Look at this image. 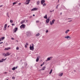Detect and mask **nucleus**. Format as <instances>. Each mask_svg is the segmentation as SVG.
<instances>
[{
    "instance_id": "obj_1",
    "label": "nucleus",
    "mask_w": 80,
    "mask_h": 80,
    "mask_svg": "<svg viewBox=\"0 0 80 80\" xmlns=\"http://www.w3.org/2000/svg\"><path fill=\"white\" fill-rule=\"evenodd\" d=\"M32 45H30L29 47L30 50H34V45L32 43Z\"/></svg>"
},
{
    "instance_id": "obj_2",
    "label": "nucleus",
    "mask_w": 80,
    "mask_h": 80,
    "mask_svg": "<svg viewBox=\"0 0 80 80\" xmlns=\"http://www.w3.org/2000/svg\"><path fill=\"white\" fill-rule=\"evenodd\" d=\"M31 32H28L26 33V35L27 36V37H30V35H31Z\"/></svg>"
},
{
    "instance_id": "obj_3",
    "label": "nucleus",
    "mask_w": 80,
    "mask_h": 80,
    "mask_svg": "<svg viewBox=\"0 0 80 80\" xmlns=\"http://www.w3.org/2000/svg\"><path fill=\"white\" fill-rule=\"evenodd\" d=\"M55 19H53L52 21H52H50V25H52V24H54V22H55Z\"/></svg>"
},
{
    "instance_id": "obj_4",
    "label": "nucleus",
    "mask_w": 80,
    "mask_h": 80,
    "mask_svg": "<svg viewBox=\"0 0 80 80\" xmlns=\"http://www.w3.org/2000/svg\"><path fill=\"white\" fill-rule=\"evenodd\" d=\"M25 25L22 24L20 26V28H25Z\"/></svg>"
},
{
    "instance_id": "obj_5",
    "label": "nucleus",
    "mask_w": 80,
    "mask_h": 80,
    "mask_svg": "<svg viewBox=\"0 0 80 80\" xmlns=\"http://www.w3.org/2000/svg\"><path fill=\"white\" fill-rule=\"evenodd\" d=\"M50 18V17H49L47 19H46V22L47 23H49V22H50V19H49Z\"/></svg>"
},
{
    "instance_id": "obj_6",
    "label": "nucleus",
    "mask_w": 80,
    "mask_h": 80,
    "mask_svg": "<svg viewBox=\"0 0 80 80\" xmlns=\"http://www.w3.org/2000/svg\"><path fill=\"white\" fill-rule=\"evenodd\" d=\"M45 2V0H42L41 1V3L42 5H43Z\"/></svg>"
},
{
    "instance_id": "obj_7",
    "label": "nucleus",
    "mask_w": 80,
    "mask_h": 80,
    "mask_svg": "<svg viewBox=\"0 0 80 80\" xmlns=\"http://www.w3.org/2000/svg\"><path fill=\"white\" fill-rule=\"evenodd\" d=\"M18 30V28H15L14 30V32L15 33V32H17V31Z\"/></svg>"
},
{
    "instance_id": "obj_8",
    "label": "nucleus",
    "mask_w": 80,
    "mask_h": 80,
    "mask_svg": "<svg viewBox=\"0 0 80 80\" xmlns=\"http://www.w3.org/2000/svg\"><path fill=\"white\" fill-rule=\"evenodd\" d=\"M30 0H27L26 1V5H28V4H29V3H30Z\"/></svg>"
},
{
    "instance_id": "obj_9",
    "label": "nucleus",
    "mask_w": 80,
    "mask_h": 80,
    "mask_svg": "<svg viewBox=\"0 0 80 80\" xmlns=\"http://www.w3.org/2000/svg\"><path fill=\"white\" fill-rule=\"evenodd\" d=\"M6 60V59H4L3 58H2L1 59V60H0V63H2L3 62H4V61H5Z\"/></svg>"
},
{
    "instance_id": "obj_10",
    "label": "nucleus",
    "mask_w": 80,
    "mask_h": 80,
    "mask_svg": "<svg viewBox=\"0 0 80 80\" xmlns=\"http://www.w3.org/2000/svg\"><path fill=\"white\" fill-rule=\"evenodd\" d=\"M53 58V57H50L48 58H47V60H48V61H49L50 60H52V58Z\"/></svg>"
},
{
    "instance_id": "obj_11",
    "label": "nucleus",
    "mask_w": 80,
    "mask_h": 80,
    "mask_svg": "<svg viewBox=\"0 0 80 80\" xmlns=\"http://www.w3.org/2000/svg\"><path fill=\"white\" fill-rule=\"evenodd\" d=\"M11 48H5L4 50H9V49H10Z\"/></svg>"
},
{
    "instance_id": "obj_12",
    "label": "nucleus",
    "mask_w": 80,
    "mask_h": 80,
    "mask_svg": "<svg viewBox=\"0 0 80 80\" xmlns=\"http://www.w3.org/2000/svg\"><path fill=\"white\" fill-rule=\"evenodd\" d=\"M7 56H9L10 55V53H9V52H7L6 53Z\"/></svg>"
},
{
    "instance_id": "obj_13",
    "label": "nucleus",
    "mask_w": 80,
    "mask_h": 80,
    "mask_svg": "<svg viewBox=\"0 0 80 80\" xmlns=\"http://www.w3.org/2000/svg\"><path fill=\"white\" fill-rule=\"evenodd\" d=\"M2 55H3V56H4V57H7V54L5 53H4L3 54H2Z\"/></svg>"
},
{
    "instance_id": "obj_14",
    "label": "nucleus",
    "mask_w": 80,
    "mask_h": 80,
    "mask_svg": "<svg viewBox=\"0 0 80 80\" xmlns=\"http://www.w3.org/2000/svg\"><path fill=\"white\" fill-rule=\"evenodd\" d=\"M44 18H45L46 19H47V15H45V16H44Z\"/></svg>"
},
{
    "instance_id": "obj_15",
    "label": "nucleus",
    "mask_w": 80,
    "mask_h": 80,
    "mask_svg": "<svg viewBox=\"0 0 80 80\" xmlns=\"http://www.w3.org/2000/svg\"><path fill=\"white\" fill-rule=\"evenodd\" d=\"M38 60H39V58H38V57H37V59L36 60V62H38Z\"/></svg>"
},
{
    "instance_id": "obj_16",
    "label": "nucleus",
    "mask_w": 80,
    "mask_h": 80,
    "mask_svg": "<svg viewBox=\"0 0 80 80\" xmlns=\"http://www.w3.org/2000/svg\"><path fill=\"white\" fill-rule=\"evenodd\" d=\"M25 20H22V22H21V24H23V23H24V22H25Z\"/></svg>"
},
{
    "instance_id": "obj_17",
    "label": "nucleus",
    "mask_w": 80,
    "mask_h": 80,
    "mask_svg": "<svg viewBox=\"0 0 80 80\" xmlns=\"http://www.w3.org/2000/svg\"><path fill=\"white\" fill-rule=\"evenodd\" d=\"M33 9H34V11L37 10H38V8H33Z\"/></svg>"
},
{
    "instance_id": "obj_18",
    "label": "nucleus",
    "mask_w": 80,
    "mask_h": 80,
    "mask_svg": "<svg viewBox=\"0 0 80 80\" xmlns=\"http://www.w3.org/2000/svg\"><path fill=\"white\" fill-rule=\"evenodd\" d=\"M69 31H70V30H66L65 32V33H68V32H69Z\"/></svg>"
},
{
    "instance_id": "obj_19",
    "label": "nucleus",
    "mask_w": 80,
    "mask_h": 80,
    "mask_svg": "<svg viewBox=\"0 0 80 80\" xmlns=\"http://www.w3.org/2000/svg\"><path fill=\"white\" fill-rule=\"evenodd\" d=\"M63 73H62L60 74L59 75L60 76V77H62V75H63Z\"/></svg>"
},
{
    "instance_id": "obj_20",
    "label": "nucleus",
    "mask_w": 80,
    "mask_h": 80,
    "mask_svg": "<svg viewBox=\"0 0 80 80\" xmlns=\"http://www.w3.org/2000/svg\"><path fill=\"white\" fill-rule=\"evenodd\" d=\"M39 35H40V34H39V33H38V34H37L36 35V37H38V36H39Z\"/></svg>"
},
{
    "instance_id": "obj_21",
    "label": "nucleus",
    "mask_w": 80,
    "mask_h": 80,
    "mask_svg": "<svg viewBox=\"0 0 80 80\" xmlns=\"http://www.w3.org/2000/svg\"><path fill=\"white\" fill-rule=\"evenodd\" d=\"M45 69V67L44 66L43 68H42L41 69V70H44Z\"/></svg>"
},
{
    "instance_id": "obj_22",
    "label": "nucleus",
    "mask_w": 80,
    "mask_h": 80,
    "mask_svg": "<svg viewBox=\"0 0 80 80\" xmlns=\"http://www.w3.org/2000/svg\"><path fill=\"white\" fill-rule=\"evenodd\" d=\"M46 5H47V4H46V3H44L43 4V7H45V6H46Z\"/></svg>"
},
{
    "instance_id": "obj_23",
    "label": "nucleus",
    "mask_w": 80,
    "mask_h": 80,
    "mask_svg": "<svg viewBox=\"0 0 80 80\" xmlns=\"http://www.w3.org/2000/svg\"><path fill=\"white\" fill-rule=\"evenodd\" d=\"M7 24H6L4 25V28H7Z\"/></svg>"
},
{
    "instance_id": "obj_24",
    "label": "nucleus",
    "mask_w": 80,
    "mask_h": 80,
    "mask_svg": "<svg viewBox=\"0 0 80 80\" xmlns=\"http://www.w3.org/2000/svg\"><path fill=\"white\" fill-rule=\"evenodd\" d=\"M39 4H40V2H39V1H38L37 2V5H39Z\"/></svg>"
},
{
    "instance_id": "obj_25",
    "label": "nucleus",
    "mask_w": 80,
    "mask_h": 80,
    "mask_svg": "<svg viewBox=\"0 0 80 80\" xmlns=\"http://www.w3.org/2000/svg\"><path fill=\"white\" fill-rule=\"evenodd\" d=\"M15 67H14L12 69V70H15Z\"/></svg>"
},
{
    "instance_id": "obj_26",
    "label": "nucleus",
    "mask_w": 80,
    "mask_h": 80,
    "mask_svg": "<svg viewBox=\"0 0 80 80\" xmlns=\"http://www.w3.org/2000/svg\"><path fill=\"white\" fill-rule=\"evenodd\" d=\"M68 37H69V36H67L66 37H65L64 38H67V39H68Z\"/></svg>"
},
{
    "instance_id": "obj_27",
    "label": "nucleus",
    "mask_w": 80,
    "mask_h": 80,
    "mask_svg": "<svg viewBox=\"0 0 80 80\" xmlns=\"http://www.w3.org/2000/svg\"><path fill=\"white\" fill-rule=\"evenodd\" d=\"M5 39V37H2L1 38V40H3Z\"/></svg>"
},
{
    "instance_id": "obj_28",
    "label": "nucleus",
    "mask_w": 80,
    "mask_h": 80,
    "mask_svg": "<svg viewBox=\"0 0 80 80\" xmlns=\"http://www.w3.org/2000/svg\"><path fill=\"white\" fill-rule=\"evenodd\" d=\"M52 69H51L50 72H49V74H51L52 73Z\"/></svg>"
},
{
    "instance_id": "obj_29",
    "label": "nucleus",
    "mask_w": 80,
    "mask_h": 80,
    "mask_svg": "<svg viewBox=\"0 0 80 80\" xmlns=\"http://www.w3.org/2000/svg\"><path fill=\"white\" fill-rule=\"evenodd\" d=\"M43 65H44V62H43V63H42V64L41 65V67H42V66H43Z\"/></svg>"
},
{
    "instance_id": "obj_30",
    "label": "nucleus",
    "mask_w": 80,
    "mask_h": 80,
    "mask_svg": "<svg viewBox=\"0 0 80 80\" xmlns=\"http://www.w3.org/2000/svg\"><path fill=\"white\" fill-rule=\"evenodd\" d=\"M12 79H13V80L15 79V77H12Z\"/></svg>"
},
{
    "instance_id": "obj_31",
    "label": "nucleus",
    "mask_w": 80,
    "mask_h": 80,
    "mask_svg": "<svg viewBox=\"0 0 80 80\" xmlns=\"http://www.w3.org/2000/svg\"><path fill=\"white\" fill-rule=\"evenodd\" d=\"M8 13H9L8 12H7V16H8V17H9V16H8Z\"/></svg>"
},
{
    "instance_id": "obj_32",
    "label": "nucleus",
    "mask_w": 80,
    "mask_h": 80,
    "mask_svg": "<svg viewBox=\"0 0 80 80\" xmlns=\"http://www.w3.org/2000/svg\"><path fill=\"white\" fill-rule=\"evenodd\" d=\"M10 23H13V20H10Z\"/></svg>"
},
{
    "instance_id": "obj_33",
    "label": "nucleus",
    "mask_w": 80,
    "mask_h": 80,
    "mask_svg": "<svg viewBox=\"0 0 80 80\" xmlns=\"http://www.w3.org/2000/svg\"><path fill=\"white\" fill-rule=\"evenodd\" d=\"M16 3H17V2H13V5H15V4H16Z\"/></svg>"
},
{
    "instance_id": "obj_34",
    "label": "nucleus",
    "mask_w": 80,
    "mask_h": 80,
    "mask_svg": "<svg viewBox=\"0 0 80 80\" xmlns=\"http://www.w3.org/2000/svg\"><path fill=\"white\" fill-rule=\"evenodd\" d=\"M6 29H7V28H4L3 29V30H6Z\"/></svg>"
},
{
    "instance_id": "obj_35",
    "label": "nucleus",
    "mask_w": 80,
    "mask_h": 80,
    "mask_svg": "<svg viewBox=\"0 0 80 80\" xmlns=\"http://www.w3.org/2000/svg\"><path fill=\"white\" fill-rule=\"evenodd\" d=\"M48 30H46V33H48Z\"/></svg>"
},
{
    "instance_id": "obj_36",
    "label": "nucleus",
    "mask_w": 80,
    "mask_h": 80,
    "mask_svg": "<svg viewBox=\"0 0 80 80\" xmlns=\"http://www.w3.org/2000/svg\"><path fill=\"white\" fill-rule=\"evenodd\" d=\"M25 65L26 66V67H27V63H25Z\"/></svg>"
},
{
    "instance_id": "obj_37",
    "label": "nucleus",
    "mask_w": 80,
    "mask_h": 80,
    "mask_svg": "<svg viewBox=\"0 0 80 80\" xmlns=\"http://www.w3.org/2000/svg\"><path fill=\"white\" fill-rule=\"evenodd\" d=\"M16 50H19V48L18 47H17L16 48Z\"/></svg>"
},
{
    "instance_id": "obj_38",
    "label": "nucleus",
    "mask_w": 80,
    "mask_h": 80,
    "mask_svg": "<svg viewBox=\"0 0 80 80\" xmlns=\"http://www.w3.org/2000/svg\"><path fill=\"white\" fill-rule=\"evenodd\" d=\"M25 48H27V46L26 45H25Z\"/></svg>"
},
{
    "instance_id": "obj_39",
    "label": "nucleus",
    "mask_w": 80,
    "mask_h": 80,
    "mask_svg": "<svg viewBox=\"0 0 80 80\" xmlns=\"http://www.w3.org/2000/svg\"><path fill=\"white\" fill-rule=\"evenodd\" d=\"M31 11H34V9L33 8L32 9H31Z\"/></svg>"
},
{
    "instance_id": "obj_40",
    "label": "nucleus",
    "mask_w": 80,
    "mask_h": 80,
    "mask_svg": "<svg viewBox=\"0 0 80 80\" xmlns=\"http://www.w3.org/2000/svg\"><path fill=\"white\" fill-rule=\"evenodd\" d=\"M3 5H1V6H0V8L1 7H3Z\"/></svg>"
},
{
    "instance_id": "obj_41",
    "label": "nucleus",
    "mask_w": 80,
    "mask_h": 80,
    "mask_svg": "<svg viewBox=\"0 0 80 80\" xmlns=\"http://www.w3.org/2000/svg\"><path fill=\"white\" fill-rule=\"evenodd\" d=\"M37 23H39V21H36Z\"/></svg>"
},
{
    "instance_id": "obj_42",
    "label": "nucleus",
    "mask_w": 80,
    "mask_h": 80,
    "mask_svg": "<svg viewBox=\"0 0 80 80\" xmlns=\"http://www.w3.org/2000/svg\"><path fill=\"white\" fill-rule=\"evenodd\" d=\"M68 38H69L70 39H71V38L69 36Z\"/></svg>"
},
{
    "instance_id": "obj_43",
    "label": "nucleus",
    "mask_w": 80,
    "mask_h": 80,
    "mask_svg": "<svg viewBox=\"0 0 80 80\" xmlns=\"http://www.w3.org/2000/svg\"><path fill=\"white\" fill-rule=\"evenodd\" d=\"M12 26H14V25H15V24L12 23Z\"/></svg>"
},
{
    "instance_id": "obj_44",
    "label": "nucleus",
    "mask_w": 80,
    "mask_h": 80,
    "mask_svg": "<svg viewBox=\"0 0 80 80\" xmlns=\"http://www.w3.org/2000/svg\"><path fill=\"white\" fill-rule=\"evenodd\" d=\"M72 20H70V21H68V22H72Z\"/></svg>"
},
{
    "instance_id": "obj_45",
    "label": "nucleus",
    "mask_w": 80,
    "mask_h": 80,
    "mask_svg": "<svg viewBox=\"0 0 80 80\" xmlns=\"http://www.w3.org/2000/svg\"><path fill=\"white\" fill-rule=\"evenodd\" d=\"M26 45H28V43H26Z\"/></svg>"
},
{
    "instance_id": "obj_46",
    "label": "nucleus",
    "mask_w": 80,
    "mask_h": 80,
    "mask_svg": "<svg viewBox=\"0 0 80 80\" xmlns=\"http://www.w3.org/2000/svg\"><path fill=\"white\" fill-rule=\"evenodd\" d=\"M3 43V42H0V44H2V43Z\"/></svg>"
},
{
    "instance_id": "obj_47",
    "label": "nucleus",
    "mask_w": 80,
    "mask_h": 80,
    "mask_svg": "<svg viewBox=\"0 0 80 80\" xmlns=\"http://www.w3.org/2000/svg\"><path fill=\"white\" fill-rule=\"evenodd\" d=\"M11 39H12V40H14V38H12Z\"/></svg>"
},
{
    "instance_id": "obj_48",
    "label": "nucleus",
    "mask_w": 80,
    "mask_h": 80,
    "mask_svg": "<svg viewBox=\"0 0 80 80\" xmlns=\"http://www.w3.org/2000/svg\"><path fill=\"white\" fill-rule=\"evenodd\" d=\"M18 5H21V3H19L18 4Z\"/></svg>"
},
{
    "instance_id": "obj_49",
    "label": "nucleus",
    "mask_w": 80,
    "mask_h": 80,
    "mask_svg": "<svg viewBox=\"0 0 80 80\" xmlns=\"http://www.w3.org/2000/svg\"><path fill=\"white\" fill-rule=\"evenodd\" d=\"M18 68V66H17L16 68H15V69H17V68Z\"/></svg>"
},
{
    "instance_id": "obj_50",
    "label": "nucleus",
    "mask_w": 80,
    "mask_h": 80,
    "mask_svg": "<svg viewBox=\"0 0 80 80\" xmlns=\"http://www.w3.org/2000/svg\"><path fill=\"white\" fill-rule=\"evenodd\" d=\"M4 73H5V74H6L7 73V72H4Z\"/></svg>"
},
{
    "instance_id": "obj_51",
    "label": "nucleus",
    "mask_w": 80,
    "mask_h": 80,
    "mask_svg": "<svg viewBox=\"0 0 80 80\" xmlns=\"http://www.w3.org/2000/svg\"><path fill=\"white\" fill-rule=\"evenodd\" d=\"M68 19L69 20V19H72V18H68Z\"/></svg>"
},
{
    "instance_id": "obj_52",
    "label": "nucleus",
    "mask_w": 80,
    "mask_h": 80,
    "mask_svg": "<svg viewBox=\"0 0 80 80\" xmlns=\"http://www.w3.org/2000/svg\"><path fill=\"white\" fill-rule=\"evenodd\" d=\"M2 41V39H1V38H0V42H1Z\"/></svg>"
},
{
    "instance_id": "obj_53",
    "label": "nucleus",
    "mask_w": 80,
    "mask_h": 80,
    "mask_svg": "<svg viewBox=\"0 0 80 80\" xmlns=\"http://www.w3.org/2000/svg\"><path fill=\"white\" fill-rule=\"evenodd\" d=\"M62 12H61L60 15H62Z\"/></svg>"
},
{
    "instance_id": "obj_54",
    "label": "nucleus",
    "mask_w": 80,
    "mask_h": 80,
    "mask_svg": "<svg viewBox=\"0 0 80 80\" xmlns=\"http://www.w3.org/2000/svg\"><path fill=\"white\" fill-rule=\"evenodd\" d=\"M41 70H42V69H39V71H40Z\"/></svg>"
},
{
    "instance_id": "obj_55",
    "label": "nucleus",
    "mask_w": 80,
    "mask_h": 80,
    "mask_svg": "<svg viewBox=\"0 0 80 80\" xmlns=\"http://www.w3.org/2000/svg\"><path fill=\"white\" fill-rule=\"evenodd\" d=\"M74 72H76V71L75 70H74Z\"/></svg>"
},
{
    "instance_id": "obj_56",
    "label": "nucleus",
    "mask_w": 80,
    "mask_h": 80,
    "mask_svg": "<svg viewBox=\"0 0 80 80\" xmlns=\"http://www.w3.org/2000/svg\"><path fill=\"white\" fill-rule=\"evenodd\" d=\"M33 17H35V14H33Z\"/></svg>"
},
{
    "instance_id": "obj_57",
    "label": "nucleus",
    "mask_w": 80,
    "mask_h": 80,
    "mask_svg": "<svg viewBox=\"0 0 80 80\" xmlns=\"http://www.w3.org/2000/svg\"><path fill=\"white\" fill-rule=\"evenodd\" d=\"M58 5H57V7H56V8H57L58 7Z\"/></svg>"
},
{
    "instance_id": "obj_58",
    "label": "nucleus",
    "mask_w": 80,
    "mask_h": 80,
    "mask_svg": "<svg viewBox=\"0 0 80 80\" xmlns=\"http://www.w3.org/2000/svg\"><path fill=\"white\" fill-rule=\"evenodd\" d=\"M52 12V11H50V12Z\"/></svg>"
},
{
    "instance_id": "obj_59",
    "label": "nucleus",
    "mask_w": 80,
    "mask_h": 80,
    "mask_svg": "<svg viewBox=\"0 0 80 80\" xmlns=\"http://www.w3.org/2000/svg\"><path fill=\"white\" fill-rule=\"evenodd\" d=\"M22 69H23V67H22Z\"/></svg>"
},
{
    "instance_id": "obj_60",
    "label": "nucleus",
    "mask_w": 80,
    "mask_h": 80,
    "mask_svg": "<svg viewBox=\"0 0 80 80\" xmlns=\"http://www.w3.org/2000/svg\"><path fill=\"white\" fill-rule=\"evenodd\" d=\"M10 27L9 26H8V27Z\"/></svg>"
},
{
    "instance_id": "obj_61",
    "label": "nucleus",
    "mask_w": 80,
    "mask_h": 80,
    "mask_svg": "<svg viewBox=\"0 0 80 80\" xmlns=\"http://www.w3.org/2000/svg\"><path fill=\"white\" fill-rule=\"evenodd\" d=\"M28 20H26V22L27 23V22H28Z\"/></svg>"
},
{
    "instance_id": "obj_62",
    "label": "nucleus",
    "mask_w": 80,
    "mask_h": 80,
    "mask_svg": "<svg viewBox=\"0 0 80 80\" xmlns=\"http://www.w3.org/2000/svg\"><path fill=\"white\" fill-rule=\"evenodd\" d=\"M54 10H53L52 11V12H54Z\"/></svg>"
},
{
    "instance_id": "obj_63",
    "label": "nucleus",
    "mask_w": 80,
    "mask_h": 80,
    "mask_svg": "<svg viewBox=\"0 0 80 80\" xmlns=\"http://www.w3.org/2000/svg\"><path fill=\"white\" fill-rule=\"evenodd\" d=\"M47 61H48V60L46 61V62H47Z\"/></svg>"
},
{
    "instance_id": "obj_64",
    "label": "nucleus",
    "mask_w": 80,
    "mask_h": 80,
    "mask_svg": "<svg viewBox=\"0 0 80 80\" xmlns=\"http://www.w3.org/2000/svg\"><path fill=\"white\" fill-rule=\"evenodd\" d=\"M30 18H32V17H30Z\"/></svg>"
}]
</instances>
